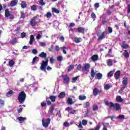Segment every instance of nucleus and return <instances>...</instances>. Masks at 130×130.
<instances>
[{
	"mask_svg": "<svg viewBox=\"0 0 130 130\" xmlns=\"http://www.w3.org/2000/svg\"><path fill=\"white\" fill-rule=\"evenodd\" d=\"M18 99L20 104L25 103V100H26V93H25V91H20L18 94Z\"/></svg>",
	"mask_w": 130,
	"mask_h": 130,
	"instance_id": "7ed1b4c3",
	"label": "nucleus"
},
{
	"mask_svg": "<svg viewBox=\"0 0 130 130\" xmlns=\"http://www.w3.org/2000/svg\"><path fill=\"white\" fill-rule=\"evenodd\" d=\"M66 95L67 94H66V92H64V91H62L59 94V95H58V97L60 99H63V98L66 97Z\"/></svg>",
	"mask_w": 130,
	"mask_h": 130,
	"instance_id": "a211bd4d",
	"label": "nucleus"
},
{
	"mask_svg": "<svg viewBox=\"0 0 130 130\" xmlns=\"http://www.w3.org/2000/svg\"><path fill=\"white\" fill-rule=\"evenodd\" d=\"M105 33H106V31H103L102 34L101 32H98L97 36L98 37V41H99V40H102V39L105 38Z\"/></svg>",
	"mask_w": 130,
	"mask_h": 130,
	"instance_id": "0eeeda50",
	"label": "nucleus"
},
{
	"mask_svg": "<svg viewBox=\"0 0 130 130\" xmlns=\"http://www.w3.org/2000/svg\"><path fill=\"white\" fill-rule=\"evenodd\" d=\"M46 101L47 102V105H51V102L49 100H47V97H46Z\"/></svg>",
	"mask_w": 130,
	"mask_h": 130,
	"instance_id": "3c124183",
	"label": "nucleus"
},
{
	"mask_svg": "<svg viewBox=\"0 0 130 130\" xmlns=\"http://www.w3.org/2000/svg\"><path fill=\"white\" fill-rule=\"evenodd\" d=\"M5 15L6 18H9V19H10L11 20H13V19L15 18L14 15L11 14V13L10 12V10H9V9H7L5 10Z\"/></svg>",
	"mask_w": 130,
	"mask_h": 130,
	"instance_id": "423d86ee",
	"label": "nucleus"
},
{
	"mask_svg": "<svg viewBox=\"0 0 130 130\" xmlns=\"http://www.w3.org/2000/svg\"><path fill=\"white\" fill-rule=\"evenodd\" d=\"M39 4L41 6H43L45 5V2H44V0H40Z\"/></svg>",
	"mask_w": 130,
	"mask_h": 130,
	"instance_id": "de8ad7c7",
	"label": "nucleus"
},
{
	"mask_svg": "<svg viewBox=\"0 0 130 130\" xmlns=\"http://www.w3.org/2000/svg\"><path fill=\"white\" fill-rule=\"evenodd\" d=\"M34 36L31 35L30 37V40H29V44L30 45H32L33 44V43L34 42Z\"/></svg>",
	"mask_w": 130,
	"mask_h": 130,
	"instance_id": "a878e982",
	"label": "nucleus"
},
{
	"mask_svg": "<svg viewBox=\"0 0 130 130\" xmlns=\"http://www.w3.org/2000/svg\"><path fill=\"white\" fill-rule=\"evenodd\" d=\"M100 7V5H99V3H96L94 4V8L96 9H98Z\"/></svg>",
	"mask_w": 130,
	"mask_h": 130,
	"instance_id": "052dcab7",
	"label": "nucleus"
},
{
	"mask_svg": "<svg viewBox=\"0 0 130 130\" xmlns=\"http://www.w3.org/2000/svg\"><path fill=\"white\" fill-rule=\"evenodd\" d=\"M0 105H1V106H4L5 105V101L3 100L0 99Z\"/></svg>",
	"mask_w": 130,
	"mask_h": 130,
	"instance_id": "bf43d9fd",
	"label": "nucleus"
},
{
	"mask_svg": "<svg viewBox=\"0 0 130 130\" xmlns=\"http://www.w3.org/2000/svg\"><path fill=\"white\" fill-rule=\"evenodd\" d=\"M127 81H128L127 77H124L123 78L122 84L124 85V87L127 86Z\"/></svg>",
	"mask_w": 130,
	"mask_h": 130,
	"instance_id": "2eb2a0df",
	"label": "nucleus"
},
{
	"mask_svg": "<svg viewBox=\"0 0 130 130\" xmlns=\"http://www.w3.org/2000/svg\"><path fill=\"white\" fill-rule=\"evenodd\" d=\"M20 19H25L26 18V14H25V13L23 12H20Z\"/></svg>",
	"mask_w": 130,
	"mask_h": 130,
	"instance_id": "e433bc0d",
	"label": "nucleus"
},
{
	"mask_svg": "<svg viewBox=\"0 0 130 130\" xmlns=\"http://www.w3.org/2000/svg\"><path fill=\"white\" fill-rule=\"evenodd\" d=\"M112 62H113V60L111 59H109L107 61V64L108 66H112L113 64Z\"/></svg>",
	"mask_w": 130,
	"mask_h": 130,
	"instance_id": "c756f323",
	"label": "nucleus"
},
{
	"mask_svg": "<svg viewBox=\"0 0 130 130\" xmlns=\"http://www.w3.org/2000/svg\"><path fill=\"white\" fill-rule=\"evenodd\" d=\"M55 49L56 51H59V47L57 45L55 46Z\"/></svg>",
	"mask_w": 130,
	"mask_h": 130,
	"instance_id": "774afa93",
	"label": "nucleus"
},
{
	"mask_svg": "<svg viewBox=\"0 0 130 130\" xmlns=\"http://www.w3.org/2000/svg\"><path fill=\"white\" fill-rule=\"evenodd\" d=\"M92 110L93 111H97L98 110V106L97 105H93Z\"/></svg>",
	"mask_w": 130,
	"mask_h": 130,
	"instance_id": "58836bf2",
	"label": "nucleus"
},
{
	"mask_svg": "<svg viewBox=\"0 0 130 130\" xmlns=\"http://www.w3.org/2000/svg\"><path fill=\"white\" fill-rule=\"evenodd\" d=\"M62 59H63V57L62 55L58 56L57 57V60L58 61H62Z\"/></svg>",
	"mask_w": 130,
	"mask_h": 130,
	"instance_id": "a18cd8bd",
	"label": "nucleus"
},
{
	"mask_svg": "<svg viewBox=\"0 0 130 130\" xmlns=\"http://www.w3.org/2000/svg\"><path fill=\"white\" fill-rule=\"evenodd\" d=\"M17 4H18V0H13L11 1L10 6L11 7H15V6H17Z\"/></svg>",
	"mask_w": 130,
	"mask_h": 130,
	"instance_id": "5701e85b",
	"label": "nucleus"
},
{
	"mask_svg": "<svg viewBox=\"0 0 130 130\" xmlns=\"http://www.w3.org/2000/svg\"><path fill=\"white\" fill-rule=\"evenodd\" d=\"M14 64H15V62H14V60H11L9 61V66L10 67H14Z\"/></svg>",
	"mask_w": 130,
	"mask_h": 130,
	"instance_id": "4c0bfd02",
	"label": "nucleus"
},
{
	"mask_svg": "<svg viewBox=\"0 0 130 130\" xmlns=\"http://www.w3.org/2000/svg\"><path fill=\"white\" fill-rule=\"evenodd\" d=\"M66 49H67L66 47H62V52L64 54H67V51H66Z\"/></svg>",
	"mask_w": 130,
	"mask_h": 130,
	"instance_id": "603ef678",
	"label": "nucleus"
},
{
	"mask_svg": "<svg viewBox=\"0 0 130 130\" xmlns=\"http://www.w3.org/2000/svg\"><path fill=\"white\" fill-rule=\"evenodd\" d=\"M56 105L53 104L52 106H51L49 109L48 113L49 114H52L53 113V111H54V107H55Z\"/></svg>",
	"mask_w": 130,
	"mask_h": 130,
	"instance_id": "4468645a",
	"label": "nucleus"
},
{
	"mask_svg": "<svg viewBox=\"0 0 130 130\" xmlns=\"http://www.w3.org/2000/svg\"><path fill=\"white\" fill-rule=\"evenodd\" d=\"M62 78H63V82L64 84H69L70 82V77L68 75H62Z\"/></svg>",
	"mask_w": 130,
	"mask_h": 130,
	"instance_id": "1a4fd4ad",
	"label": "nucleus"
},
{
	"mask_svg": "<svg viewBox=\"0 0 130 130\" xmlns=\"http://www.w3.org/2000/svg\"><path fill=\"white\" fill-rule=\"evenodd\" d=\"M17 42V39L14 38L11 42V43L12 45H15Z\"/></svg>",
	"mask_w": 130,
	"mask_h": 130,
	"instance_id": "ea45409f",
	"label": "nucleus"
},
{
	"mask_svg": "<svg viewBox=\"0 0 130 130\" xmlns=\"http://www.w3.org/2000/svg\"><path fill=\"white\" fill-rule=\"evenodd\" d=\"M26 37V33L24 32L21 34V38H25Z\"/></svg>",
	"mask_w": 130,
	"mask_h": 130,
	"instance_id": "5fc2aeb1",
	"label": "nucleus"
},
{
	"mask_svg": "<svg viewBox=\"0 0 130 130\" xmlns=\"http://www.w3.org/2000/svg\"><path fill=\"white\" fill-rule=\"evenodd\" d=\"M125 88H127V86H123V87H122L120 88V89L119 90V93L120 94H122V92H123V90H124V89H125Z\"/></svg>",
	"mask_w": 130,
	"mask_h": 130,
	"instance_id": "37998d69",
	"label": "nucleus"
},
{
	"mask_svg": "<svg viewBox=\"0 0 130 130\" xmlns=\"http://www.w3.org/2000/svg\"><path fill=\"white\" fill-rule=\"evenodd\" d=\"M42 107H46V103L45 101H44L43 103H41Z\"/></svg>",
	"mask_w": 130,
	"mask_h": 130,
	"instance_id": "13d9d810",
	"label": "nucleus"
},
{
	"mask_svg": "<svg viewBox=\"0 0 130 130\" xmlns=\"http://www.w3.org/2000/svg\"><path fill=\"white\" fill-rule=\"evenodd\" d=\"M39 56L42 58H45V60H43L42 61L40 69L41 71H43L45 72V73H46V67L48 66V58H47V54H46V53H44V52H42L39 55Z\"/></svg>",
	"mask_w": 130,
	"mask_h": 130,
	"instance_id": "f257e3e1",
	"label": "nucleus"
},
{
	"mask_svg": "<svg viewBox=\"0 0 130 130\" xmlns=\"http://www.w3.org/2000/svg\"><path fill=\"white\" fill-rule=\"evenodd\" d=\"M91 59L93 61H96V60H98L99 59V56H98V55L95 54L91 57Z\"/></svg>",
	"mask_w": 130,
	"mask_h": 130,
	"instance_id": "aec40b11",
	"label": "nucleus"
},
{
	"mask_svg": "<svg viewBox=\"0 0 130 130\" xmlns=\"http://www.w3.org/2000/svg\"><path fill=\"white\" fill-rule=\"evenodd\" d=\"M123 55L124 56L125 58H128L129 57V54L127 50H125L124 52L123 53Z\"/></svg>",
	"mask_w": 130,
	"mask_h": 130,
	"instance_id": "4be33fe9",
	"label": "nucleus"
},
{
	"mask_svg": "<svg viewBox=\"0 0 130 130\" xmlns=\"http://www.w3.org/2000/svg\"><path fill=\"white\" fill-rule=\"evenodd\" d=\"M101 93H102V90H99L97 88H94L93 90V94L94 96H97V95Z\"/></svg>",
	"mask_w": 130,
	"mask_h": 130,
	"instance_id": "9b49d317",
	"label": "nucleus"
},
{
	"mask_svg": "<svg viewBox=\"0 0 130 130\" xmlns=\"http://www.w3.org/2000/svg\"><path fill=\"white\" fill-rule=\"evenodd\" d=\"M14 93V91L13 90H9L6 93L7 97H11V96Z\"/></svg>",
	"mask_w": 130,
	"mask_h": 130,
	"instance_id": "2f4dec72",
	"label": "nucleus"
},
{
	"mask_svg": "<svg viewBox=\"0 0 130 130\" xmlns=\"http://www.w3.org/2000/svg\"><path fill=\"white\" fill-rule=\"evenodd\" d=\"M112 52V49H110L108 51V53L105 56L106 57L109 56L110 57H113V55L110 54Z\"/></svg>",
	"mask_w": 130,
	"mask_h": 130,
	"instance_id": "c85d7f7f",
	"label": "nucleus"
},
{
	"mask_svg": "<svg viewBox=\"0 0 130 130\" xmlns=\"http://www.w3.org/2000/svg\"><path fill=\"white\" fill-rule=\"evenodd\" d=\"M86 98H87V96H86L85 95H80L79 96V100H80V101H83L84 100H86Z\"/></svg>",
	"mask_w": 130,
	"mask_h": 130,
	"instance_id": "473e14b6",
	"label": "nucleus"
},
{
	"mask_svg": "<svg viewBox=\"0 0 130 130\" xmlns=\"http://www.w3.org/2000/svg\"><path fill=\"white\" fill-rule=\"evenodd\" d=\"M52 16V13H51V12H48L45 15V17H46L47 18H51Z\"/></svg>",
	"mask_w": 130,
	"mask_h": 130,
	"instance_id": "a19ab883",
	"label": "nucleus"
},
{
	"mask_svg": "<svg viewBox=\"0 0 130 130\" xmlns=\"http://www.w3.org/2000/svg\"><path fill=\"white\" fill-rule=\"evenodd\" d=\"M52 11L53 13H56V14H59L60 13V11L55 8H52Z\"/></svg>",
	"mask_w": 130,
	"mask_h": 130,
	"instance_id": "c9c22d12",
	"label": "nucleus"
},
{
	"mask_svg": "<svg viewBox=\"0 0 130 130\" xmlns=\"http://www.w3.org/2000/svg\"><path fill=\"white\" fill-rule=\"evenodd\" d=\"M105 105L109 106L110 109L113 108L116 111H119L120 110V105L118 103L114 104L112 102H109L108 101L105 102Z\"/></svg>",
	"mask_w": 130,
	"mask_h": 130,
	"instance_id": "f03ea898",
	"label": "nucleus"
},
{
	"mask_svg": "<svg viewBox=\"0 0 130 130\" xmlns=\"http://www.w3.org/2000/svg\"><path fill=\"white\" fill-rule=\"evenodd\" d=\"M79 79V76H76V77H73L72 79V83H76L77 82V80Z\"/></svg>",
	"mask_w": 130,
	"mask_h": 130,
	"instance_id": "c03bdc74",
	"label": "nucleus"
},
{
	"mask_svg": "<svg viewBox=\"0 0 130 130\" xmlns=\"http://www.w3.org/2000/svg\"><path fill=\"white\" fill-rule=\"evenodd\" d=\"M84 108H88V107H90V103L89 102H86L85 103V105L84 106Z\"/></svg>",
	"mask_w": 130,
	"mask_h": 130,
	"instance_id": "49530a36",
	"label": "nucleus"
},
{
	"mask_svg": "<svg viewBox=\"0 0 130 130\" xmlns=\"http://www.w3.org/2000/svg\"><path fill=\"white\" fill-rule=\"evenodd\" d=\"M63 125H64V126H66V127L70 126V123L68 122H65L63 123Z\"/></svg>",
	"mask_w": 130,
	"mask_h": 130,
	"instance_id": "0e129e2a",
	"label": "nucleus"
},
{
	"mask_svg": "<svg viewBox=\"0 0 130 130\" xmlns=\"http://www.w3.org/2000/svg\"><path fill=\"white\" fill-rule=\"evenodd\" d=\"M27 119V118L20 116L18 117V121L20 123H23L25 120Z\"/></svg>",
	"mask_w": 130,
	"mask_h": 130,
	"instance_id": "412c9836",
	"label": "nucleus"
},
{
	"mask_svg": "<svg viewBox=\"0 0 130 130\" xmlns=\"http://www.w3.org/2000/svg\"><path fill=\"white\" fill-rule=\"evenodd\" d=\"M103 77V75H102V74L100 73H97L95 74V79H97L98 80H101V79H102V77Z\"/></svg>",
	"mask_w": 130,
	"mask_h": 130,
	"instance_id": "6ab92c4d",
	"label": "nucleus"
},
{
	"mask_svg": "<svg viewBox=\"0 0 130 130\" xmlns=\"http://www.w3.org/2000/svg\"><path fill=\"white\" fill-rule=\"evenodd\" d=\"M100 19H102V24L103 25H105L107 23V21L106 20V16H105V14H103L100 17Z\"/></svg>",
	"mask_w": 130,
	"mask_h": 130,
	"instance_id": "f8f14e48",
	"label": "nucleus"
},
{
	"mask_svg": "<svg viewBox=\"0 0 130 130\" xmlns=\"http://www.w3.org/2000/svg\"><path fill=\"white\" fill-rule=\"evenodd\" d=\"M42 123L44 127H48L49 124H50V118L47 119L44 118L42 120Z\"/></svg>",
	"mask_w": 130,
	"mask_h": 130,
	"instance_id": "20e7f679",
	"label": "nucleus"
},
{
	"mask_svg": "<svg viewBox=\"0 0 130 130\" xmlns=\"http://www.w3.org/2000/svg\"><path fill=\"white\" fill-rule=\"evenodd\" d=\"M77 30L78 33H81V34H85V28L83 27H78Z\"/></svg>",
	"mask_w": 130,
	"mask_h": 130,
	"instance_id": "dca6fc26",
	"label": "nucleus"
},
{
	"mask_svg": "<svg viewBox=\"0 0 130 130\" xmlns=\"http://www.w3.org/2000/svg\"><path fill=\"white\" fill-rule=\"evenodd\" d=\"M88 123V121H87V120H82V124H83V125H86V124H87V123Z\"/></svg>",
	"mask_w": 130,
	"mask_h": 130,
	"instance_id": "09e8293b",
	"label": "nucleus"
},
{
	"mask_svg": "<svg viewBox=\"0 0 130 130\" xmlns=\"http://www.w3.org/2000/svg\"><path fill=\"white\" fill-rule=\"evenodd\" d=\"M118 118H119V119H124V115H120L118 116Z\"/></svg>",
	"mask_w": 130,
	"mask_h": 130,
	"instance_id": "6e6d98bb",
	"label": "nucleus"
},
{
	"mask_svg": "<svg viewBox=\"0 0 130 130\" xmlns=\"http://www.w3.org/2000/svg\"><path fill=\"white\" fill-rule=\"evenodd\" d=\"M104 88L105 90H109L110 88H111L110 85L107 84L106 86H105Z\"/></svg>",
	"mask_w": 130,
	"mask_h": 130,
	"instance_id": "8fccbe9b",
	"label": "nucleus"
},
{
	"mask_svg": "<svg viewBox=\"0 0 130 130\" xmlns=\"http://www.w3.org/2000/svg\"><path fill=\"white\" fill-rule=\"evenodd\" d=\"M49 99H50L51 102H55L56 96L54 95H50L49 97H47V100H49Z\"/></svg>",
	"mask_w": 130,
	"mask_h": 130,
	"instance_id": "f3484780",
	"label": "nucleus"
},
{
	"mask_svg": "<svg viewBox=\"0 0 130 130\" xmlns=\"http://www.w3.org/2000/svg\"><path fill=\"white\" fill-rule=\"evenodd\" d=\"M37 59V56H35V57H34L33 59H32V61L31 62V63H32V64L35 63Z\"/></svg>",
	"mask_w": 130,
	"mask_h": 130,
	"instance_id": "4d7b16f0",
	"label": "nucleus"
},
{
	"mask_svg": "<svg viewBox=\"0 0 130 130\" xmlns=\"http://www.w3.org/2000/svg\"><path fill=\"white\" fill-rule=\"evenodd\" d=\"M21 6V8H22L23 9H25V8H27V4L26 3V2L22 1Z\"/></svg>",
	"mask_w": 130,
	"mask_h": 130,
	"instance_id": "f704fd0d",
	"label": "nucleus"
},
{
	"mask_svg": "<svg viewBox=\"0 0 130 130\" xmlns=\"http://www.w3.org/2000/svg\"><path fill=\"white\" fill-rule=\"evenodd\" d=\"M114 74V71H111L107 74V77L111 78V77H113Z\"/></svg>",
	"mask_w": 130,
	"mask_h": 130,
	"instance_id": "72a5a7b5",
	"label": "nucleus"
},
{
	"mask_svg": "<svg viewBox=\"0 0 130 130\" xmlns=\"http://www.w3.org/2000/svg\"><path fill=\"white\" fill-rule=\"evenodd\" d=\"M31 11H37V6L32 5L30 7Z\"/></svg>",
	"mask_w": 130,
	"mask_h": 130,
	"instance_id": "79ce46f5",
	"label": "nucleus"
},
{
	"mask_svg": "<svg viewBox=\"0 0 130 130\" xmlns=\"http://www.w3.org/2000/svg\"><path fill=\"white\" fill-rule=\"evenodd\" d=\"M108 30L109 33H112V28H111V27H108Z\"/></svg>",
	"mask_w": 130,
	"mask_h": 130,
	"instance_id": "338daca9",
	"label": "nucleus"
},
{
	"mask_svg": "<svg viewBox=\"0 0 130 130\" xmlns=\"http://www.w3.org/2000/svg\"><path fill=\"white\" fill-rule=\"evenodd\" d=\"M83 41V39L81 38H75L74 39V42L75 43H80V42H82Z\"/></svg>",
	"mask_w": 130,
	"mask_h": 130,
	"instance_id": "393cba45",
	"label": "nucleus"
},
{
	"mask_svg": "<svg viewBox=\"0 0 130 130\" xmlns=\"http://www.w3.org/2000/svg\"><path fill=\"white\" fill-rule=\"evenodd\" d=\"M76 112H77V110H73L69 113L70 114H76Z\"/></svg>",
	"mask_w": 130,
	"mask_h": 130,
	"instance_id": "680f3d73",
	"label": "nucleus"
},
{
	"mask_svg": "<svg viewBox=\"0 0 130 130\" xmlns=\"http://www.w3.org/2000/svg\"><path fill=\"white\" fill-rule=\"evenodd\" d=\"M90 68H91V65H90V63H85L84 66L82 67V72H89Z\"/></svg>",
	"mask_w": 130,
	"mask_h": 130,
	"instance_id": "6e6552de",
	"label": "nucleus"
},
{
	"mask_svg": "<svg viewBox=\"0 0 130 130\" xmlns=\"http://www.w3.org/2000/svg\"><path fill=\"white\" fill-rule=\"evenodd\" d=\"M67 102L69 105H73L74 104V102L73 101V99L69 98L67 100Z\"/></svg>",
	"mask_w": 130,
	"mask_h": 130,
	"instance_id": "cd10ccee",
	"label": "nucleus"
},
{
	"mask_svg": "<svg viewBox=\"0 0 130 130\" xmlns=\"http://www.w3.org/2000/svg\"><path fill=\"white\" fill-rule=\"evenodd\" d=\"M116 100L117 101V102H122V101H123V100L122 99V98H121V96L120 95H118L116 96Z\"/></svg>",
	"mask_w": 130,
	"mask_h": 130,
	"instance_id": "bb28decb",
	"label": "nucleus"
},
{
	"mask_svg": "<svg viewBox=\"0 0 130 130\" xmlns=\"http://www.w3.org/2000/svg\"><path fill=\"white\" fill-rule=\"evenodd\" d=\"M121 47L122 48H123V49H127V48L129 47V46H128V44H126V42L123 41Z\"/></svg>",
	"mask_w": 130,
	"mask_h": 130,
	"instance_id": "ddd939ff",
	"label": "nucleus"
},
{
	"mask_svg": "<svg viewBox=\"0 0 130 130\" xmlns=\"http://www.w3.org/2000/svg\"><path fill=\"white\" fill-rule=\"evenodd\" d=\"M31 52H32V53H33V54H37V50L35 49H33Z\"/></svg>",
	"mask_w": 130,
	"mask_h": 130,
	"instance_id": "e2e57ef3",
	"label": "nucleus"
},
{
	"mask_svg": "<svg viewBox=\"0 0 130 130\" xmlns=\"http://www.w3.org/2000/svg\"><path fill=\"white\" fill-rule=\"evenodd\" d=\"M120 75H121V72L120 71L118 70L114 73V78L116 80H118L120 78Z\"/></svg>",
	"mask_w": 130,
	"mask_h": 130,
	"instance_id": "9d476101",
	"label": "nucleus"
},
{
	"mask_svg": "<svg viewBox=\"0 0 130 130\" xmlns=\"http://www.w3.org/2000/svg\"><path fill=\"white\" fill-rule=\"evenodd\" d=\"M91 17L92 18V19H96V14H95L94 12H92L91 14Z\"/></svg>",
	"mask_w": 130,
	"mask_h": 130,
	"instance_id": "864d4df0",
	"label": "nucleus"
},
{
	"mask_svg": "<svg viewBox=\"0 0 130 130\" xmlns=\"http://www.w3.org/2000/svg\"><path fill=\"white\" fill-rule=\"evenodd\" d=\"M90 76L91 78H94V77L96 76V73L95 72V70L93 68H91V69Z\"/></svg>",
	"mask_w": 130,
	"mask_h": 130,
	"instance_id": "b1692460",
	"label": "nucleus"
},
{
	"mask_svg": "<svg viewBox=\"0 0 130 130\" xmlns=\"http://www.w3.org/2000/svg\"><path fill=\"white\" fill-rule=\"evenodd\" d=\"M38 15H37L36 16H34L33 17V19H31L30 21H29V24L32 27H34V26H36L38 24V22L35 21L37 18H38Z\"/></svg>",
	"mask_w": 130,
	"mask_h": 130,
	"instance_id": "39448f33",
	"label": "nucleus"
},
{
	"mask_svg": "<svg viewBox=\"0 0 130 130\" xmlns=\"http://www.w3.org/2000/svg\"><path fill=\"white\" fill-rule=\"evenodd\" d=\"M81 69H82V64H79L77 67V70H78V71H80Z\"/></svg>",
	"mask_w": 130,
	"mask_h": 130,
	"instance_id": "69168bd1",
	"label": "nucleus"
},
{
	"mask_svg": "<svg viewBox=\"0 0 130 130\" xmlns=\"http://www.w3.org/2000/svg\"><path fill=\"white\" fill-rule=\"evenodd\" d=\"M75 69V65L71 64L68 67V72H71V71H73Z\"/></svg>",
	"mask_w": 130,
	"mask_h": 130,
	"instance_id": "7c9ffc66",
	"label": "nucleus"
}]
</instances>
